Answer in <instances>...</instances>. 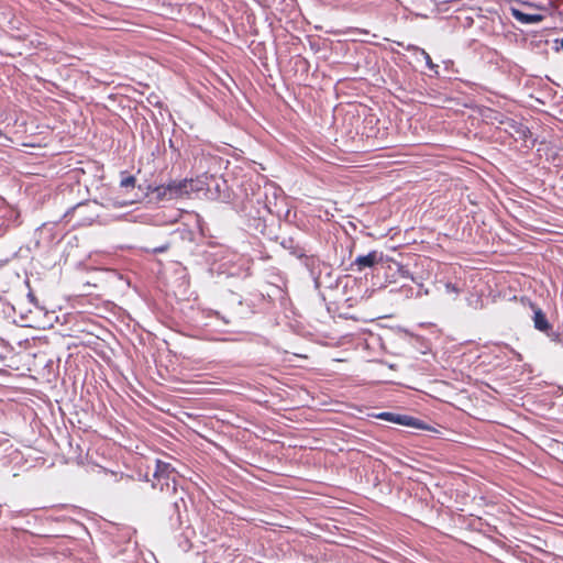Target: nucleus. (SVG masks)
Returning a JSON list of instances; mask_svg holds the SVG:
<instances>
[{"mask_svg":"<svg viewBox=\"0 0 563 563\" xmlns=\"http://www.w3.org/2000/svg\"><path fill=\"white\" fill-rule=\"evenodd\" d=\"M243 200L239 210L244 220V224L254 234H265L267 228V217L274 214V210L268 203V190L275 189L272 185L264 187L258 181L247 179L242 181Z\"/></svg>","mask_w":563,"mask_h":563,"instance_id":"f257e3e1","label":"nucleus"},{"mask_svg":"<svg viewBox=\"0 0 563 563\" xmlns=\"http://www.w3.org/2000/svg\"><path fill=\"white\" fill-rule=\"evenodd\" d=\"M183 483L173 484L169 492L163 493L172 508V514L168 517L170 529H181L184 523L189 520L188 505L194 500L188 487Z\"/></svg>","mask_w":563,"mask_h":563,"instance_id":"f03ea898","label":"nucleus"},{"mask_svg":"<svg viewBox=\"0 0 563 563\" xmlns=\"http://www.w3.org/2000/svg\"><path fill=\"white\" fill-rule=\"evenodd\" d=\"M352 251L353 244H350L346 246L345 254L340 261L339 267L342 268L343 272L362 273L367 268L379 272V269L385 268L386 261H389V257L384 255L383 252L372 250L367 254L357 255L354 261H352L349 265H345L346 256L350 258L352 256Z\"/></svg>","mask_w":563,"mask_h":563,"instance_id":"7ed1b4c3","label":"nucleus"},{"mask_svg":"<svg viewBox=\"0 0 563 563\" xmlns=\"http://www.w3.org/2000/svg\"><path fill=\"white\" fill-rule=\"evenodd\" d=\"M155 467L152 473V487L159 489L161 493L169 492L173 484H179L184 479L178 478V473L175 467L168 462L156 459L154 461ZM150 481L148 476H145Z\"/></svg>","mask_w":563,"mask_h":563,"instance_id":"20e7f679","label":"nucleus"},{"mask_svg":"<svg viewBox=\"0 0 563 563\" xmlns=\"http://www.w3.org/2000/svg\"><path fill=\"white\" fill-rule=\"evenodd\" d=\"M147 200L148 203H159L162 201H170L169 196L167 194V187L165 183L155 184L151 183L147 179H144L142 183L137 185V192L134 194V199L130 202H117L114 203L118 207H124L128 203L132 202H142Z\"/></svg>","mask_w":563,"mask_h":563,"instance_id":"39448f33","label":"nucleus"},{"mask_svg":"<svg viewBox=\"0 0 563 563\" xmlns=\"http://www.w3.org/2000/svg\"><path fill=\"white\" fill-rule=\"evenodd\" d=\"M368 417L415 430L439 433V431L433 426L427 423L426 421L417 417L407 413H399L394 411H378L368 413Z\"/></svg>","mask_w":563,"mask_h":563,"instance_id":"423d86ee","label":"nucleus"},{"mask_svg":"<svg viewBox=\"0 0 563 563\" xmlns=\"http://www.w3.org/2000/svg\"><path fill=\"white\" fill-rule=\"evenodd\" d=\"M530 308L532 310L533 328L545 334L552 342L563 345V327L554 329L547 313L537 303L530 301Z\"/></svg>","mask_w":563,"mask_h":563,"instance_id":"0eeeda50","label":"nucleus"},{"mask_svg":"<svg viewBox=\"0 0 563 563\" xmlns=\"http://www.w3.org/2000/svg\"><path fill=\"white\" fill-rule=\"evenodd\" d=\"M23 460V455L19 449H15L13 444L7 438H0V464L3 467L10 464H19Z\"/></svg>","mask_w":563,"mask_h":563,"instance_id":"6e6552de","label":"nucleus"},{"mask_svg":"<svg viewBox=\"0 0 563 563\" xmlns=\"http://www.w3.org/2000/svg\"><path fill=\"white\" fill-rule=\"evenodd\" d=\"M176 534L175 538L178 542V547L183 552H188L192 548L191 539L196 536V531L190 523V520H187L184 523L181 529H172Z\"/></svg>","mask_w":563,"mask_h":563,"instance_id":"1a4fd4ad","label":"nucleus"},{"mask_svg":"<svg viewBox=\"0 0 563 563\" xmlns=\"http://www.w3.org/2000/svg\"><path fill=\"white\" fill-rule=\"evenodd\" d=\"M386 264L385 265V268H388L389 271H393L395 269V272L390 275L391 279H387L389 283H396L397 282V277L396 275H398L400 278H405V279H410L411 282H413L415 284H417L419 287H422L423 285L418 280V278H416L409 271V268L405 265H402L401 263L397 262V261H394L391 258H389V261H386ZM387 278H389V276L387 275Z\"/></svg>","mask_w":563,"mask_h":563,"instance_id":"9d476101","label":"nucleus"},{"mask_svg":"<svg viewBox=\"0 0 563 563\" xmlns=\"http://www.w3.org/2000/svg\"><path fill=\"white\" fill-rule=\"evenodd\" d=\"M551 143H539V147L537 148L539 157L545 156L548 162L553 163L555 166L561 165L563 157V143H560L561 146H552Z\"/></svg>","mask_w":563,"mask_h":563,"instance_id":"9b49d317","label":"nucleus"},{"mask_svg":"<svg viewBox=\"0 0 563 563\" xmlns=\"http://www.w3.org/2000/svg\"><path fill=\"white\" fill-rule=\"evenodd\" d=\"M209 196L222 201H228L230 192L228 191L227 181L221 177L218 178L214 175H210Z\"/></svg>","mask_w":563,"mask_h":563,"instance_id":"f8f14e48","label":"nucleus"},{"mask_svg":"<svg viewBox=\"0 0 563 563\" xmlns=\"http://www.w3.org/2000/svg\"><path fill=\"white\" fill-rule=\"evenodd\" d=\"M301 264L308 271L309 276L312 277H321L323 269L330 268L331 265L327 262H323L317 255H307Z\"/></svg>","mask_w":563,"mask_h":563,"instance_id":"ddd939ff","label":"nucleus"},{"mask_svg":"<svg viewBox=\"0 0 563 563\" xmlns=\"http://www.w3.org/2000/svg\"><path fill=\"white\" fill-rule=\"evenodd\" d=\"M167 187V194L169 196V200L179 199L188 196V185L187 178L183 179H170L165 183Z\"/></svg>","mask_w":563,"mask_h":563,"instance_id":"4468645a","label":"nucleus"},{"mask_svg":"<svg viewBox=\"0 0 563 563\" xmlns=\"http://www.w3.org/2000/svg\"><path fill=\"white\" fill-rule=\"evenodd\" d=\"M209 181L210 175L207 174H202L196 178H187L188 196L190 197L192 194L198 195L200 192L209 195Z\"/></svg>","mask_w":563,"mask_h":563,"instance_id":"2eb2a0df","label":"nucleus"},{"mask_svg":"<svg viewBox=\"0 0 563 563\" xmlns=\"http://www.w3.org/2000/svg\"><path fill=\"white\" fill-rule=\"evenodd\" d=\"M279 244L283 249L287 250L290 255L295 256L300 261H302L307 256L305 247L301 246L298 242H296L295 239L291 236L284 238Z\"/></svg>","mask_w":563,"mask_h":563,"instance_id":"dca6fc26","label":"nucleus"},{"mask_svg":"<svg viewBox=\"0 0 563 563\" xmlns=\"http://www.w3.org/2000/svg\"><path fill=\"white\" fill-rule=\"evenodd\" d=\"M511 11V15L519 22L523 23V24H533V23H539L541 21H543L544 16L542 14H531V13H526L523 11H521L519 8H515L512 7L510 9Z\"/></svg>","mask_w":563,"mask_h":563,"instance_id":"f3484780","label":"nucleus"},{"mask_svg":"<svg viewBox=\"0 0 563 563\" xmlns=\"http://www.w3.org/2000/svg\"><path fill=\"white\" fill-rule=\"evenodd\" d=\"M406 334L409 335V343L412 347H415L419 353L427 354L431 350V343L428 339L421 335L411 334L406 331Z\"/></svg>","mask_w":563,"mask_h":563,"instance_id":"a211bd4d","label":"nucleus"},{"mask_svg":"<svg viewBox=\"0 0 563 563\" xmlns=\"http://www.w3.org/2000/svg\"><path fill=\"white\" fill-rule=\"evenodd\" d=\"M140 183L141 181H139L136 177L130 174L128 170L120 172V187L126 192L130 190H135V192H137V185Z\"/></svg>","mask_w":563,"mask_h":563,"instance_id":"6ab92c4d","label":"nucleus"},{"mask_svg":"<svg viewBox=\"0 0 563 563\" xmlns=\"http://www.w3.org/2000/svg\"><path fill=\"white\" fill-rule=\"evenodd\" d=\"M345 145L346 148H341V147H338L339 151L343 152L344 154H357V153H361V152H366V151H371L372 148H367L366 147V144L367 143H349V142H345L343 143Z\"/></svg>","mask_w":563,"mask_h":563,"instance_id":"aec40b11","label":"nucleus"},{"mask_svg":"<svg viewBox=\"0 0 563 563\" xmlns=\"http://www.w3.org/2000/svg\"><path fill=\"white\" fill-rule=\"evenodd\" d=\"M328 271L323 274L322 273V279L323 284L327 288L334 289L339 287L340 284V277H334L332 267L327 268Z\"/></svg>","mask_w":563,"mask_h":563,"instance_id":"412c9836","label":"nucleus"},{"mask_svg":"<svg viewBox=\"0 0 563 563\" xmlns=\"http://www.w3.org/2000/svg\"><path fill=\"white\" fill-rule=\"evenodd\" d=\"M88 207V202H79L70 208H68L64 214H63V220L68 223L71 221L73 217L75 216V213H79L81 212L85 208Z\"/></svg>","mask_w":563,"mask_h":563,"instance_id":"4be33fe9","label":"nucleus"},{"mask_svg":"<svg viewBox=\"0 0 563 563\" xmlns=\"http://www.w3.org/2000/svg\"><path fill=\"white\" fill-rule=\"evenodd\" d=\"M299 145V155L303 157L306 161L308 159H322L327 161V158L322 157L320 153H316L312 150L306 147L302 143H297Z\"/></svg>","mask_w":563,"mask_h":563,"instance_id":"5701e85b","label":"nucleus"},{"mask_svg":"<svg viewBox=\"0 0 563 563\" xmlns=\"http://www.w3.org/2000/svg\"><path fill=\"white\" fill-rule=\"evenodd\" d=\"M206 316L208 318H214V319L221 321V323L224 327H230L233 324V321L230 318H228L227 316H224L223 313H221L218 310L209 309L206 311Z\"/></svg>","mask_w":563,"mask_h":563,"instance_id":"b1692460","label":"nucleus"},{"mask_svg":"<svg viewBox=\"0 0 563 563\" xmlns=\"http://www.w3.org/2000/svg\"><path fill=\"white\" fill-rule=\"evenodd\" d=\"M395 291H401L405 294L406 297L413 296V288L408 286L407 284H402L399 289H395V288L390 289V292H395Z\"/></svg>","mask_w":563,"mask_h":563,"instance_id":"393cba45","label":"nucleus"},{"mask_svg":"<svg viewBox=\"0 0 563 563\" xmlns=\"http://www.w3.org/2000/svg\"><path fill=\"white\" fill-rule=\"evenodd\" d=\"M217 273L219 275H225L227 277H230V276H234L235 273L234 272H231L227 268H224V264H220L218 267H217Z\"/></svg>","mask_w":563,"mask_h":563,"instance_id":"a878e982","label":"nucleus"},{"mask_svg":"<svg viewBox=\"0 0 563 563\" xmlns=\"http://www.w3.org/2000/svg\"><path fill=\"white\" fill-rule=\"evenodd\" d=\"M21 145L27 148L42 150L47 145V143H21Z\"/></svg>","mask_w":563,"mask_h":563,"instance_id":"bb28decb","label":"nucleus"},{"mask_svg":"<svg viewBox=\"0 0 563 563\" xmlns=\"http://www.w3.org/2000/svg\"><path fill=\"white\" fill-rule=\"evenodd\" d=\"M290 210L289 209H286L284 211V213H282L280 211H274V214H276V217L279 219V220H284V221H289V217H290Z\"/></svg>","mask_w":563,"mask_h":563,"instance_id":"cd10ccee","label":"nucleus"},{"mask_svg":"<svg viewBox=\"0 0 563 563\" xmlns=\"http://www.w3.org/2000/svg\"><path fill=\"white\" fill-rule=\"evenodd\" d=\"M421 54L423 55L424 59H426V64L429 68H434L435 65L433 64L430 55L424 51V49H421Z\"/></svg>","mask_w":563,"mask_h":563,"instance_id":"c85d7f7f","label":"nucleus"},{"mask_svg":"<svg viewBox=\"0 0 563 563\" xmlns=\"http://www.w3.org/2000/svg\"><path fill=\"white\" fill-rule=\"evenodd\" d=\"M311 279L313 282V288L316 290H319L322 287V285H324L322 276L321 277H312Z\"/></svg>","mask_w":563,"mask_h":563,"instance_id":"c756f323","label":"nucleus"},{"mask_svg":"<svg viewBox=\"0 0 563 563\" xmlns=\"http://www.w3.org/2000/svg\"><path fill=\"white\" fill-rule=\"evenodd\" d=\"M10 216L12 218V223L14 225H18L20 223L19 219H20V214L19 212L14 211V210H10Z\"/></svg>","mask_w":563,"mask_h":563,"instance_id":"7c9ffc66","label":"nucleus"},{"mask_svg":"<svg viewBox=\"0 0 563 563\" xmlns=\"http://www.w3.org/2000/svg\"><path fill=\"white\" fill-rule=\"evenodd\" d=\"M3 312L7 314V316H11V312H15V308L13 305L11 303H5L4 305V309H3Z\"/></svg>","mask_w":563,"mask_h":563,"instance_id":"2f4dec72","label":"nucleus"},{"mask_svg":"<svg viewBox=\"0 0 563 563\" xmlns=\"http://www.w3.org/2000/svg\"><path fill=\"white\" fill-rule=\"evenodd\" d=\"M167 250H168V244H164V245H161L158 247H155L153 250V253L158 254V253L166 252Z\"/></svg>","mask_w":563,"mask_h":563,"instance_id":"473e14b6","label":"nucleus"},{"mask_svg":"<svg viewBox=\"0 0 563 563\" xmlns=\"http://www.w3.org/2000/svg\"><path fill=\"white\" fill-rule=\"evenodd\" d=\"M11 517H12L11 511L7 510L5 514H4V511L2 510V505L0 504V519H2V518H11Z\"/></svg>","mask_w":563,"mask_h":563,"instance_id":"72a5a7b5","label":"nucleus"},{"mask_svg":"<svg viewBox=\"0 0 563 563\" xmlns=\"http://www.w3.org/2000/svg\"><path fill=\"white\" fill-rule=\"evenodd\" d=\"M27 298H29L30 302H32V303H34L35 306H37L36 297H35V295L33 294V291H32V290H30V291L27 292Z\"/></svg>","mask_w":563,"mask_h":563,"instance_id":"f704fd0d","label":"nucleus"},{"mask_svg":"<svg viewBox=\"0 0 563 563\" xmlns=\"http://www.w3.org/2000/svg\"><path fill=\"white\" fill-rule=\"evenodd\" d=\"M108 273L112 274L113 276L118 277L119 279H122L123 276L117 271V269H113V268H108L106 269Z\"/></svg>","mask_w":563,"mask_h":563,"instance_id":"c9c22d12","label":"nucleus"},{"mask_svg":"<svg viewBox=\"0 0 563 563\" xmlns=\"http://www.w3.org/2000/svg\"><path fill=\"white\" fill-rule=\"evenodd\" d=\"M317 150H319L321 153H325V151L323 150V143H317V142H313L311 143Z\"/></svg>","mask_w":563,"mask_h":563,"instance_id":"e433bc0d","label":"nucleus"},{"mask_svg":"<svg viewBox=\"0 0 563 563\" xmlns=\"http://www.w3.org/2000/svg\"><path fill=\"white\" fill-rule=\"evenodd\" d=\"M169 144V147L175 151V152H179L180 151V146L179 144L180 143H168Z\"/></svg>","mask_w":563,"mask_h":563,"instance_id":"4c0bfd02","label":"nucleus"},{"mask_svg":"<svg viewBox=\"0 0 563 563\" xmlns=\"http://www.w3.org/2000/svg\"><path fill=\"white\" fill-rule=\"evenodd\" d=\"M536 144L537 143H528V142L521 143L522 147L526 148L527 151L530 150V148H533V146Z\"/></svg>","mask_w":563,"mask_h":563,"instance_id":"58836bf2","label":"nucleus"},{"mask_svg":"<svg viewBox=\"0 0 563 563\" xmlns=\"http://www.w3.org/2000/svg\"><path fill=\"white\" fill-rule=\"evenodd\" d=\"M511 352L514 354V358H516L517 361H522V355L519 352L515 350H512Z\"/></svg>","mask_w":563,"mask_h":563,"instance_id":"ea45409f","label":"nucleus"},{"mask_svg":"<svg viewBox=\"0 0 563 563\" xmlns=\"http://www.w3.org/2000/svg\"><path fill=\"white\" fill-rule=\"evenodd\" d=\"M84 224H85V219L79 218L78 220L75 221V223L73 225L76 227V225H84Z\"/></svg>","mask_w":563,"mask_h":563,"instance_id":"a19ab883","label":"nucleus"},{"mask_svg":"<svg viewBox=\"0 0 563 563\" xmlns=\"http://www.w3.org/2000/svg\"><path fill=\"white\" fill-rule=\"evenodd\" d=\"M19 152L23 153V154H30V155H40V153H35V152H29V151H21V150H18Z\"/></svg>","mask_w":563,"mask_h":563,"instance_id":"79ce46f5","label":"nucleus"}]
</instances>
